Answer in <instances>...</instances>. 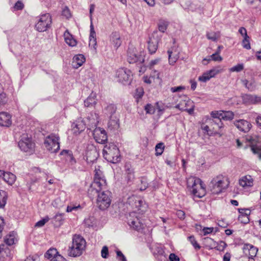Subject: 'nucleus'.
<instances>
[{
    "instance_id": "nucleus-35",
    "label": "nucleus",
    "mask_w": 261,
    "mask_h": 261,
    "mask_svg": "<svg viewBox=\"0 0 261 261\" xmlns=\"http://www.w3.org/2000/svg\"><path fill=\"white\" fill-rule=\"evenodd\" d=\"M116 111V107L113 104L108 105L105 109V114L107 115L109 117H113V115Z\"/></svg>"
},
{
    "instance_id": "nucleus-5",
    "label": "nucleus",
    "mask_w": 261,
    "mask_h": 261,
    "mask_svg": "<svg viewBox=\"0 0 261 261\" xmlns=\"http://www.w3.org/2000/svg\"><path fill=\"white\" fill-rule=\"evenodd\" d=\"M18 145L21 151L29 154H32L34 151L35 143L27 134H23L21 136Z\"/></svg>"
},
{
    "instance_id": "nucleus-3",
    "label": "nucleus",
    "mask_w": 261,
    "mask_h": 261,
    "mask_svg": "<svg viewBox=\"0 0 261 261\" xmlns=\"http://www.w3.org/2000/svg\"><path fill=\"white\" fill-rule=\"evenodd\" d=\"M103 158L108 162L116 163L120 161L118 148L114 143L106 144L102 151Z\"/></svg>"
},
{
    "instance_id": "nucleus-48",
    "label": "nucleus",
    "mask_w": 261,
    "mask_h": 261,
    "mask_svg": "<svg viewBox=\"0 0 261 261\" xmlns=\"http://www.w3.org/2000/svg\"><path fill=\"white\" fill-rule=\"evenodd\" d=\"M249 37H244V39L242 41V45L244 48L247 49H250L251 48L250 44L249 42Z\"/></svg>"
},
{
    "instance_id": "nucleus-21",
    "label": "nucleus",
    "mask_w": 261,
    "mask_h": 261,
    "mask_svg": "<svg viewBox=\"0 0 261 261\" xmlns=\"http://www.w3.org/2000/svg\"><path fill=\"white\" fill-rule=\"evenodd\" d=\"M86 123L84 120L80 118L73 123L72 126L75 133H80L86 128Z\"/></svg>"
},
{
    "instance_id": "nucleus-43",
    "label": "nucleus",
    "mask_w": 261,
    "mask_h": 261,
    "mask_svg": "<svg viewBox=\"0 0 261 261\" xmlns=\"http://www.w3.org/2000/svg\"><path fill=\"white\" fill-rule=\"evenodd\" d=\"M220 35L219 32H208L206 34V37L207 38V39L211 40L213 41H216L220 37Z\"/></svg>"
},
{
    "instance_id": "nucleus-38",
    "label": "nucleus",
    "mask_w": 261,
    "mask_h": 261,
    "mask_svg": "<svg viewBox=\"0 0 261 261\" xmlns=\"http://www.w3.org/2000/svg\"><path fill=\"white\" fill-rule=\"evenodd\" d=\"M169 58V63L170 65H174L176 61L179 58V53H174V54H172L171 51H168Z\"/></svg>"
},
{
    "instance_id": "nucleus-1",
    "label": "nucleus",
    "mask_w": 261,
    "mask_h": 261,
    "mask_svg": "<svg viewBox=\"0 0 261 261\" xmlns=\"http://www.w3.org/2000/svg\"><path fill=\"white\" fill-rule=\"evenodd\" d=\"M93 181L88 190V194L90 197L97 195L96 202L98 207L101 210L107 209L112 201L111 192L107 190V184L102 172L98 169H95Z\"/></svg>"
},
{
    "instance_id": "nucleus-64",
    "label": "nucleus",
    "mask_w": 261,
    "mask_h": 261,
    "mask_svg": "<svg viewBox=\"0 0 261 261\" xmlns=\"http://www.w3.org/2000/svg\"><path fill=\"white\" fill-rule=\"evenodd\" d=\"M213 230H214L213 227H204L202 229V232H203V234L204 236H205L207 234L212 233L213 232Z\"/></svg>"
},
{
    "instance_id": "nucleus-63",
    "label": "nucleus",
    "mask_w": 261,
    "mask_h": 261,
    "mask_svg": "<svg viewBox=\"0 0 261 261\" xmlns=\"http://www.w3.org/2000/svg\"><path fill=\"white\" fill-rule=\"evenodd\" d=\"M143 202L144 201L142 200L137 198V199H135V202L136 207L140 208Z\"/></svg>"
},
{
    "instance_id": "nucleus-13",
    "label": "nucleus",
    "mask_w": 261,
    "mask_h": 261,
    "mask_svg": "<svg viewBox=\"0 0 261 261\" xmlns=\"http://www.w3.org/2000/svg\"><path fill=\"white\" fill-rule=\"evenodd\" d=\"M98 155V152L94 146L93 145H88L87 146L85 155L87 163H93L97 160Z\"/></svg>"
},
{
    "instance_id": "nucleus-40",
    "label": "nucleus",
    "mask_w": 261,
    "mask_h": 261,
    "mask_svg": "<svg viewBox=\"0 0 261 261\" xmlns=\"http://www.w3.org/2000/svg\"><path fill=\"white\" fill-rule=\"evenodd\" d=\"M246 211L248 214L246 213L245 215H240L238 217V220L243 224H247L249 222V216L250 214V211L247 210Z\"/></svg>"
},
{
    "instance_id": "nucleus-8",
    "label": "nucleus",
    "mask_w": 261,
    "mask_h": 261,
    "mask_svg": "<svg viewBox=\"0 0 261 261\" xmlns=\"http://www.w3.org/2000/svg\"><path fill=\"white\" fill-rule=\"evenodd\" d=\"M118 81L124 85H129L132 80V73L130 70L127 68L119 69L116 74Z\"/></svg>"
},
{
    "instance_id": "nucleus-12",
    "label": "nucleus",
    "mask_w": 261,
    "mask_h": 261,
    "mask_svg": "<svg viewBox=\"0 0 261 261\" xmlns=\"http://www.w3.org/2000/svg\"><path fill=\"white\" fill-rule=\"evenodd\" d=\"M128 224L134 229L139 230L143 228V224L141 222L138 214L135 212H132L127 217Z\"/></svg>"
},
{
    "instance_id": "nucleus-10",
    "label": "nucleus",
    "mask_w": 261,
    "mask_h": 261,
    "mask_svg": "<svg viewBox=\"0 0 261 261\" xmlns=\"http://www.w3.org/2000/svg\"><path fill=\"white\" fill-rule=\"evenodd\" d=\"M247 140L250 143L253 153L258 154L259 159L261 160V138L256 136H250L247 138Z\"/></svg>"
},
{
    "instance_id": "nucleus-52",
    "label": "nucleus",
    "mask_w": 261,
    "mask_h": 261,
    "mask_svg": "<svg viewBox=\"0 0 261 261\" xmlns=\"http://www.w3.org/2000/svg\"><path fill=\"white\" fill-rule=\"evenodd\" d=\"M181 105L180 103L177 104L175 106V108L178 109L181 111H186L188 112V113L190 115H192L194 112V106H193L191 108L189 109H185L184 107H180Z\"/></svg>"
},
{
    "instance_id": "nucleus-23",
    "label": "nucleus",
    "mask_w": 261,
    "mask_h": 261,
    "mask_svg": "<svg viewBox=\"0 0 261 261\" xmlns=\"http://www.w3.org/2000/svg\"><path fill=\"white\" fill-rule=\"evenodd\" d=\"M218 73L219 70L212 69L204 73L201 76H199L198 80L200 82H206Z\"/></svg>"
},
{
    "instance_id": "nucleus-53",
    "label": "nucleus",
    "mask_w": 261,
    "mask_h": 261,
    "mask_svg": "<svg viewBox=\"0 0 261 261\" xmlns=\"http://www.w3.org/2000/svg\"><path fill=\"white\" fill-rule=\"evenodd\" d=\"M222 111H213L211 113V116L216 119H222Z\"/></svg>"
},
{
    "instance_id": "nucleus-55",
    "label": "nucleus",
    "mask_w": 261,
    "mask_h": 261,
    "mask_svg": "<svg viewBox=\"0 0 261 261\" xmlns=\"http://www.w3.org/2000/svg\"><path fill=\"white\" fill-rule=\"evenodd\" d=\"M109 255V249L108 247L106 246H105L102 247V250L101 251V255L102 257L103 258H107L108 257Z\"/></svg>"
},
{
    "instance_id": "nucleus-54",
    "label": "nucleus",
    "mask_w": 261,
    "mask_h": 261,
    "mask_svg": "<svg viewBox=\"0 0 261 261\" xmlns=\"http://www.w3.org/2000/svg\"><path fill=\"white\" fill-rule=\"evenodd\" d=\"M160 61H161V59L160 58H157V59H155L154 60H151L149 62L148 65L147 66V67L148 68L150 69H152L153 68V66L155 65H156V64L159 63Z\"/></svg>"
},
{
    "instance_id": "nucleus-37",
    "label": "nucleus",
    "mask_w": 261,
    "mask_h": 261,
    "mask_svg": "<svg viewBox=\"0 0 261 261\" xmlns=\"http://www.w3.org/2000/svg\"><path fill=\"white\" fill-rule=\"evenodd\" d=\"M7 198V193L4 190H0V208L5 206Z\"/></svg>"
},
{
    "instance_id": "nucleus-22",
    "label": "nucleus",
    "mask_w": 261,
    "mask_h": 261,
    "mask_svg": "<svg viewBox=\"0 0 261 261\" xmlns=\"http://www.w3.org/2000/svg\"><path fill=\"white\" fill-rule=\"evenodd\" d=\"M0 177L10 185L13 184L16 180V176L14 174L11 172H5L3 170H0Z\"/></svg>"
},
{
    "instance_id": "nucleus-26",
    "label": "nucleus",
    "mask_w": 261,
    "mask_h": 261,
    "mask_svg": "<svg viewBox=\"0 0 261 261\" xmlns=\"http://www.w3.org/2000/svg\"><path fill=\"white\" fill-rule=\"evenodd\" d=\"M85 61V58L83 55L80 54L73 58L72 65L74 68H78L81 66Z\"/></svg>"
},
{
    "instance_id": "nucleus-33",
    "label": "nucleus",
    "mask_w": 261,
    "mask_h": 261,
    "mask_svg": "<svg viewBox=\"0 0 261 261\" xmlns=\"http://www.w3.org/2000/svg\"><path fill=\"white\" fill-rule=\"evenodd\" d=\"M108 126L111 129H118L119 127V119L116 116L110 117Z\"/></svg>"
},
{
    "instance_id": "nucleus-6",
    "label": "nucleus",
    "mask_w": 261,
    "mask_h": 261,
    "mask_svg": "<svg viewBox=\"0 0 261 261\" xmlns=\"http://www.w3.org/2000/svg\"><path fill=\"white\" fill-rule=\"evenodd\" d=\"M187 186L188 188L192 189V193L194 196L200 198L204 195V194L201 195L199 192V187L200 189L204 190L202 181L200 178L192 176L188 178L187 179Z\"/></svg>"
},
{
    "instance_id": "nucleus-20",
    "label": "nucleus",
    "mask_w": 261,
    "mask_h": 261,
    "mask_svg": "<svg viewBox=\"0 0 261 261\" xmlns=\"http://www.w3.org/2000/svg\"><path fill=\"white\" fill-rule=\"evenodd\" d=\"M11 116L7 112L0 113V126L9 127L11 125Z\"/></svg>"
},
{
    "instance_id": "nucleus-58",
    "label": "nucleus",
    "mask_w": 261,
    "mask_h": 261,
    "mask_svg": "<svg viewBox=\"0 0 261 261\" xmlns=\"http://www.w3.org/2000/svg\"><path fill=\"white\" fill-rule=\"evenodd\" d=\"M81 208V206L79 204L77 206L74 205L73 204H70L67 206V209H66V212H68V213L71 212L72 211H73L74 210H76L78 208Z\"/></svg>"
},
{
    "instance_id": "nucleus-4",
    "label": "nucleus",
    "mask_w": 261,
    "mask_h": 261,
    "mask_svg": "<svg viewBox=\"0 0 261 261\" xmlns=\"http://www.w3.org/2000/svg\"><path fill=\"white\" fill-rule=\"evenodd\" d=\"M224 177L219 175L214 177L208 186V189L213 194H218L227 188L228 184L225 183Z\"/></svg>"
},
{
    "instance_id": "nucleus-17",
    "label": "nucleus",
    "mask_w": 261,
    "mask_h": 261,
    "mask_svg": "<svg viewBox=\"0 0 261 261\" xmlns=\"http://www.w3.org/2000/svg\"><path fill=\"white\" fill-rule=\"evenodd\" d=\"M12 253L10 249L5 244L0 245V261H10Z\"/></svg>"
},
{
    "instance_id": "nucleus-57",
    "label": "nucleus",
    "mask_w": 261,
    "mask_h": 261,
    "mask_svg": "<svg viewBox=\"0 0 261 261\" xmlns=\"http://www.w3.org/2000/svg\"><path fill=\"white\" fill-rule=\"evenodd\" d=\"M62 15L65 16L66 18H69L71 17V13L70 10L67 7H65L63 9Z\"/></svg>"
},
{
    "instance_id": "nucleus-34",
    "label": "nucleus",
    "mask_w": 261,
    "mask_h": 261,
    "mask_svg": "<svg viewBox=\"0 0 261 261\" xmlns=\"http://www.w3.org/2000/svg\"><path fill=\"white\" fill-rule=\"evenodd\" d=\"M64 214H57L53 218V223L55 226L59 227L63 223Z\"/></svg>"
},
{
    "instance_id": "nucleus-61",
    "label": "nucleus",
    "mask_w": 261,
    "mask_h": 261,
    "mask_svg": "<svg viewBox=\"0 0 261 261\" xmlns=\"http://www.w3.org/2000/svg\"><path fill=\"white\" fill-rule=\"evenodd\" d=\"M117 257L121 261H126V258L122 252L120 250H116Z\"/></svg>"
},
{
    "instance_id": "nucleus-32",
    "label": "nucleus",
    "mask_w": 261,
    "mask_h": 261,
    "mask_svg": "<svg viewBox=\"0 0 261 261\" xmlns=\"http://www.w3.org/2000/svg\"><path fill=\"white\" fill-rule=\"evenodd\" d=\"M253 180L251 176H245L239 180V184L243 187L252 186Z\"/></svg>"
},
{
    "instance_id": "nucleus-41",
    "label": "nucleus",
    "mask_w": 261,
    "mask_h": 261,
    "mask_svg": "<svg viewBox=\"0 0 261 261\" xmlns=\"http://www.w3.org/2000/svg\"><path fill=\"white\" fill-rule=\"evenodd\" d=\"M242 83L243 85L250 91L254 90L255 88V83L254 81L249 82L248 80L245 79L242 80Z\"/></svg>"
},
{
    "instance_id": "nucleus-51",
    "label": "nucleus",
    "mask_w": 261,
    "mask_h": 261,
    "mask_svg": "<svg viewBox=\"0 0 261 261\" xmlns=\"http://www.w3.org/2000/svg\"><path fill=\"white\" fill-rule=\"evenodd\" d=\"M145 110L146 113L149 114H153L155 112V109L151 104H147L145 106Z\"/></svg>"
},
{
    "instance_id": "nucleus-31",
    "label": "nucleus",
    "mask_w": 261,
    "mask_h": 261,
    "mask_svg": "<svg viewBox=\"0 0 261 261\" xmlns=\"http://www.w3.org/2000/svg\"><path fill=\"white\" fill-rule=\"evenodd\" d=\"M60 155H65V159L69 161L71 165H73L76 163L75 159L73 156L72 152L69 150H63L60 152Z\"/></svg>"
},
{
    "instance_id": "nucleus-47",
    "label": "nucleus",
    "mask_w": 261,
    "mask_h": 261,
    "mask_svg": "<svg viewBox=\"0 0 261 261\" xmlns=\"http://www.w3.org/2000/svg\"><path fill=\"white\" fill-rule=\"evenodd\" d=\"M227 246V244L224 241H221L219 243L216 242V245H215V248L217 250L220 251H222L224 250V249Z\"/></svg>"
},
{
    "instance_id": "nucleus-39",
    "label": "nucleus",
    "mask_w": 261,
    "mask_h": 261,
    "mask_svg": "<svg viewBox=\"0 0 261 261\" xmlns=\"http://www.w3.org/2000/svg\"><path fill=\"white\" fill-rule=\"evenodd\" d=\"M204 244L205 246L209 249L215 248V245H216V242L214 241L213 239L209 237H206L203 240Z\"/></svg>"
},
{
    "instance_id": "nucleus-29",
    "label": "nucleus",
    "mask_w": 261,
    "mask_h": 261,
    "mask_svg": "<svg viewBox=\"0 0 261 261\" xmlns=\"http://www.w3.org/2000/svg\"><path fill=\"white\" fill-rule=\"evenodd\" d=\"M87 119L89 121L88 125L92 127H96L99 122L98 115L95 113H91L90 115L87 117Z\"/></svg>"
},
{
    "instance_id": "nucleus-49",
    "label": "nucleus",
    "mask_w": 261,
    "mask_h": 261,
    "mask_svg": "<svg viewBox=\"0 0 261 261\" xmlns=\"http://www.w3.org/2000/svg\"><path fill=\"white\" fill-rule=\"evenodd\" d=\"M49 220V218L48 216H46L43 219L39 221L35 224V227H42L46 222H47Z\"/></svg>"
},
{
    "instance_id": "nucleus-56",
    "label": "nucleus",
    "mask_w": 261,
    "mask_h": 261,
    "mask_svg": "<svg viewBox=\"0 0 261 261\" xmlns=\"http://www.w3.org/2000/svg\"><path fill=\"white\" fill-rule=\"evenodd\" d=\"M124 168L126 174H128L129 173H134V169L132 168V165L129 163H126L125 165Z\"/></svg>"
},
{
    "instance_id": "nucleus-36",
    "label": "nucleus",
    "mask_w": 261,
    "mask_h": 261,
    "mask_svg": "<svg viewBox=\"0 0 261 261\" xmlns=\"http://www.w3.org/2000/svg\"><path fill=\"white\" fill-rule=\"evenodd\" d=\"M213 60L215 61H221L222 60V57L219 55L218 51H216L215 53L212 54L209 58V59L205 58L203 60V64L206 65L207 63Z\"/></svg>"
},
{
    "instance_id": "nucleus-59",
    "label": "nucleus",
    "mask_w": 261,
    "mask_h": 261,
    "mask_svg": "<svg viewBox=\"0 0 261 261\" xmlns=\"http://www.w3.org/2000/svg\"><path fill=\"white\" fill-rule=\"evenodd\" d=\"M7 101V98L6 95L5 93L1 92H0V104L4 105Z\"/></svg>"
},
{
    "instance_id": "nucleus-9",
    "label": "nucleus",
    "mask_w": 261,
    "mask_h": 261,
    "mask_svg": "<svg viewBox=\"0 0 261 261\" xmlns=\"http://www.w3.org/2000/svg\"><path fill=\"white\" fill-rule=\"evenodd\" d=\"M51 23V17L48 13H46L41 16L38 22L35 25V28L39 32H44L49 27Z\"/></svg>"
},
{
    "instance_id": "nucleus-27",
    "label": "nucleus",
    "mask_w": 261,
    "mask_h": 261,
    "mask_svg": "<svg viewBox=\"0 0 261 261\" xmlns=\"http://www.w3.org/2000/svg\"><path fill=\"white\" fill-rule=\"evenodd\" d=\"M97 103L96 93L92 92L88 98L84 101L85 106L86 107H93Z\"/></svg>"
},
{
    "instance_id": "nucleus-25",
    "label": "nucleus",
    "mask_w": 261,
    "mask_h": 261,
    "mask_svg": "<svg viewBox=\"0 0 261 261\" xmlns=\"http://www.w3.org/2000/svg\"><path fill=\"white\" fill-rule=\"evenodd\" d=\"M261 98L256 95L246 94L243 97V101L248 104H256L260 102Z\"/></svg>"
},
{
    "instance_id": "nucleus-18",
    "label": "nucleus",
    "mask_w": 261,
    "mask_h": 261,
    "mask_svg": "<svg viewBox=\"0 0 261 261\" xmlns=\"http://www.w3.org/2000/svg\"><path fill=\"white\" fill-rule=\"evenodd\" d=\"M243 250L244 254L248 258H252L256 256L258 249L252 245L246 244L243 247Z\"/></svg>"
},
{
    "instance_id": "nucleus-50",
    "label": "nucleus",
    "mask_w": 261,
    "mask_h": 261,
    "mask_svg": "<svg viewBox=\"0 0 261 261\" xmlns=\"http://www.w3.org/2000/svg\"><path fill=\"white\" fill-rule=\"evenodd\" d=\"M244 69L243 64H239L232 67L230 69L231 72H240Z\"/></svg>"
},
{
    "instance_id": "nucleus-42",
    "label": "nucleus",
    "mask_w": 261,
    "mask_h": 261,
    "mask_svg": "<svg viewBox=\"0 0 261 261\" xmlns=\"http://www.w3.org/2000/svg\"><path fill=\"white\" fill-rule=\"evenodd\" d=\"M222 119L225 120H230L233 118L234 114L231 111H222Z\"/></svg>"
},
{
    "instance_id": "nucleus-24",
    "label": "nucleus",
    "mask_w": 261,
    "mask_h": 261,
    "mask_svg": "<svg viewBox=\"0 0 261 261\" xmlns=\"http://www.w3.org/2000/svg\"><path fill=\"white\" fill-rule=\"evenodd\" d=\"M110 41L114 47L117 49L122 43L119 33L117 32H113L110 36Z\"/></svg>"
},
{
    "instance_id": "nucleus-62",
    "label": "nucleus",
    "mask_w": 261,
    "mask_h": 261,
    "mask_svg": "<svg viewBox=\"0 0 261 261\" xmlns=\"http://www.w3.org/2000/svg\"><path fill=\"white\" fill-rule=\"evenodd\" d=\"M23 7H24V5L20 1L17 2L14 6V8L16 10H22L23 8Z\"/></svg>"
},
{
    "instance_id": "nucleus-46",
    "label": "nucleus",
    "mask_w": 261,
    "mask_h": 261,
    "mask_svg": "<svg viewBox=\"0 0 261 261\" xmlns=\"http://www.w3.org/2000/svg\"><path fill=\"white\" fill-rule=\"evenodd\" d=\"M188 239L195 249L199 250L200 249V246L197 243L195 237L193 236L189 237Z\"/></svg>"
},
{
    "instance_id": "nucleus-19",
    "label": "nucleus",
    "mask_w": 261,
    "mask_h": 261,
    "mask_svg": "<svg viewBox=\"0 0 261 261\" xmlns=\"http://www.w3.org/2000/svg\"><path fill=\"white\" fill-rule=\"evenodd\" d=\"M234 124L240 130L244 133L249 132L252 126L250 122L243 119L236 121Z\"/></svg>"
},
{
    "instance_id": "nucleus-60",
    "label": "nucleus",
    "mask_w": 261,
    "mask_h": 261,
    "mask_svg": "<svg viewBox=\"0 0 261 261\" xmlns=\"http://www.w3.org/2000/svg\"><path fill=\"white\" fill-rule=\"evenodd\" d=\"M90 33L89 38L91 39H96V33L94 31V26L92 24V22H91L90 24Z\"/></svg>"
},
{
    "instance_id": "nucleus-15",
    "label": "nucleus",
    "mask_w": 261,
    "mask_h": 261,
    "mask_svg": "<svg viewBox=\"0 0 261 261\" xmlns=\"http://www.w3.org/2000/svg\"><path fill=\"white\" fill-rule=\"evenodd\" d=\"M127 56V61L130 64L137 62L142 63L144 61L142 56L138 54L134 48H128Z\"/></svg>"
},
{
    "instance_id": "nucleus-2",
    "label": "nucleus",
    "mask_w": 261,
    "mask_h": 261,
    "mask_svg": "<svg viewBox=\"0 0 261 261\" xmlns=\"http://www.w3.org/2000/svg\"><path fill=\"white\" fill-rule=\"evenodd\" d=\"M86 242L80 235L75 234L72 237L71 245L69 247L68 254L71 257L81 256L85 250Z\"/></svg>"
},
{
    "instance_id": "nucleus-45",
    "label": "nucleus",
    "mask_w": 261,
    "mask_h": 261,
    "mask_svg": "<svg viewBox=\"0 0 261 261\" xmlns=\"http://www.w3.org/2000/svg\"><path fill=\"white\" fill-rule=\"evenodd\" d=\"M168 25V23L166 21L160 20L158 25L159 30L162 33H164L167 29Z\"/></svg>"
},
{
    "instance_id": "nucleus-7",
    "label": "nucleus",
    "mask_w": 261,
    "mask_h": 261,
    "mask_svg": "<svg viewBox=\"0 0 261 261\" xmlns=\"http://www.w3.org/2000/svg\"><path fill=\"white\" fill-rule=\"evenodd\" d=\"M59 139V137L55 134L47 136L44 141L46 149L52 152H57L60 149Z\"/></svg>"
},
{
    "instance_id": "nucleus-11",
    "label": "nucleus",
    "mask_w": 261,
    "mask_h": 261,
    "mask_svg": "<svg viewBox=\"0 0 261 261\" xmlns=\"http://www.w3.org/2000/svg\"><path fill=\"white\" fill-rule=\"evenodd\" d=\"M158 31H154L148 41V49L150 54H154L158 47V43L161 40Z\"/></svg>"
},
{
    "instance_id": "nucleus-44",
    "label": "nucleus",
    "mask_w": 261,
    "mask_h": 261,
    "mask_svg": "<svg viewBox=\"0 0 261 261\" xmlns=\"http://www.w3.org/2000/svg\"><path fill=\"white\" fill-rule=\"evenodd\" d=\"M164 148H165V146H164V144L163 143L161 142V143H158L156 145L155 147V151H156L155 155L156 156L161 155L163 152Z\"/></svg>"
},
{
    "instance_id": "nucleus-16",
    "label": "nucleus",
    "mask_w": 261,
    "mask_h": 261,
    "mask_svg": "<svg viewBox=\"0 0 261 261\" xmlns=\"http://www.w3.org/2000/svg\"><path fill=\"white\" fill-rule=\"evenodd\" d=\"M45 257L50 261H66L65 258L59 254L55 248L49 249L45 254Z\"/></svg>"
},
{
    "instance_id": "nucleus-14",
    "label": "nucleus",
    "mask_w": 261,
    "mask_h": 261,
    "mask_svg": "<svg viewBox=\"0 0 261 261\" xmlns=\"http://www.w3.org/2000/svg\"><path fill=\"white\" fill-rule=\"evenodd\" d=\"M93 136L96 142L104 144L108 140L106 130L100 127H96L93 130Z\"/></svg>"
},
{
    "instance_id": "nucleus-30",
    "label": "nucleus",
    "mask_w": 261,
    "mask_h": 261,
    "mask_svg": "<svg viewBox=\"0 0 261 261\" xmlns=\"http://www.w3.org/2000/svg\"><path fill=\"white\" fill-rule=\"evenodd\" d=\"M16 233L12 231L8 235L6 236L4 239V242L8 246H11L15 243L17 241Z\"/></svg>"
},
{
    "instance_id": "nucleus-28",
    "label": "nucleus",
    "mask_w": 261,
    "mask_h": 261,
    "mask_svg": "<svg viewBox=\"0 0 261 261\" xmlns=\"http://www.w3.org/2000/svg\"><path fill=\"white\" fill-rule=\"evenodd\" d=\"M64 37L66 43L69 46H75L76 45L77 42L76 40L73 37L72 35L69 33L68 30L65 32Z\"/></svg>"
}]
</instances>
